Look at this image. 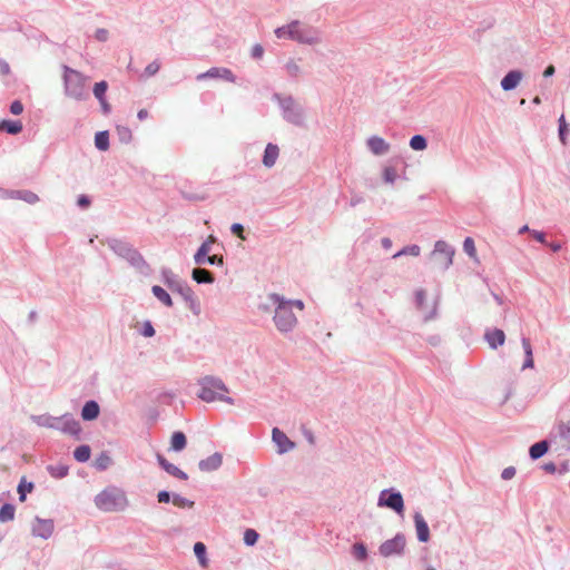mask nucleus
<instances>
[{"label":"nucleus","mask_w":570,"mask_h":570,"mask_svg":"<svg viewBox=\"0 0 570 570\" xmlns=\"http://www.w3.org/2000/svg\"><path fill=\"white\" fill-rule=\"evenodd\" d=\"M48 471L51 474V476L61 479L68 474V466L63 464L49 465Z\"/></svg>","instance_id":"c9c22d12"},{"label":"nucleus","mask_w":570,"mask_h":570,"mask_svg":"<svg viewBox=\"0 0 570 570\" xmlns=\"http://www.w3.org/2000/svg\"><path fill=\"white\" fill-rule=\"evenodd\" d=\"M32 531L41 538H49L53 531V523L50 520L37 519L33 523Z\"/></svg>","instance_id":"dca6fc26"},{"label":"nucleus","mask_w":570,"mask_h":570,"mask_svg":"<svg viewBox=\"0 0 570 570\" xmlns=\"http://www.w3.org/2000/svg\"><path fill=\"white\" fill-rule=\"evenodd\" d=\"M0 130L17 135L22 130V124L20 120H2L0 121Z\"/></svg>","instance_id":"bb28decb"},{"label":"nucleus","mask_w":570,"mask_h":570,"mask_svg":"<svg viewBox=\"0 0 570 570\" xmlns=\"http://www.w3.org/2000/svg\"><path fill=\"white\" fill-rule=\"evenodd\" d=\"M153 294L166 306L170 307L173 306V301L170 298V295L160 286L155 285L151 288Z\"/></svg>","instance_id":"c756f323"},{"label":"nucleus","mask_w":570,"mask_h":570,"mask_svg":"<svg viewBox=\"0 0 570 570\" xmlns=\"http://www.w3.org/2000/svg\"><path fill=\"white\" fill-rule=\"evenodd\" d=\"M91 450L88 445H80L76 448L73 456L78 462H86L90 459Z\"/></svg>","instance_id":"72a5a7b5"},{"label":"nucleus","mask_w":570,"mask_h":570,"mask_svg":"<svg viewBox=\"0 0 570 570\" xmlns=\"http://www.w3.org/2000/svg\"><path fill=\"white\" fill-rule=\"evenodd\" d=\"M570 134V125L567 122L564 115L558 119V137L563 146L568 144V136Z\"/></svg>","instance_id":"b1692460"},{"label":"nucleus","mask_w":570,"mask_h":570,"mask_svg":"<svg viewBox=\"0 0 570 570\" xmlns=\"http://www.w3.org/2000/svg\"><path fill=\"white\" fill-rule=\"evenodd\" d=\"M16 509L12 504L6 503L0 509V521L8 522L14 519Z\"/></svg>","instance_id":"2f4dec72"},{"label":"nucleus","mask_w":570,"mask_h":570,"mask_svg":"<svg viewBox=\"0 0 570 570\" xmlns=\"http://www.w3.org/2000/svg\"><path fill=\"white\" fill-rule=\"evenodd\" d=\"M397 173L393 167H386L383 171V179L387 184H393L396 180Z\"/></svg>","instance_id":"37998d69"},{"label":"nucleus","mask_w":570,"mask_h":570,"mask_svg":"<svg viewBox=\"0 0 570 570\" xmlns=\"http://www.w3.org/2000/svg\"><path fill=\"white\" fill-rule=\"evenodd\" d=\"M160 69V63L155 60L153 62H150L146 68H145V76L146 77H151L154 75H156Z\"/></svg>","instance_id":"09e8293b"},{"label":"nucleus","mask_w":570,"mask_h":570,"mask_svg":"<svg viewBox=\"0 0 570 570\" xmlns=\"http://www.w3.org/2000/svg\"><path fill=\"white\" fill-rule=\"evenodd\" d=\"M223 458L219 453H214L208 456L206 460H202L199 462V468L203 471H213L218 469L222 465Z\"/></svg>","instance_id":"aec40b11"},{"label":"nucleus","mask_w":570,"mask_h":570,"mask_svg":"<svg viewBox=\"0 0 570 570\" xmlns=\"http://www.w3.org/2000/svg\"><path fill=\"white\" fill-rule=\"evenodd\" d=\"M414 523L416 529L417 539L421 542H428L430 539V530L423 515L419 512L414 514Z\"/></svg>","instance_id":"2eb2a0df"},{"label":"nucleus","mask_w":570,"mask_h":570,"mask_svg":"<svg viewBox=\"0 0 570 570\" xmlns=\"http://www.w3.org/2000/svg\"><path fill=\"white\" fill-rule=\"evenodd\" d=\"M517 473V470L514 466H508L505 469H503L502 473H501V478L503 480H510L512 479Z\"/></svg>","instance_id":"5fc2aeb1"},{"label":"nucleus","mask_w":570,"mask_h":570,"mask_svg":"<svg viewBox=\"0 0 570 570\" xmlns=\"http://www.w3.org/2000/svg\"><path fill=\"white\" fill-rule=\"evenodd\" d=\"M107 88L108 85L106 81L97 82L94 87V95L100 104H105V94L107 91Z\"/></svg>","instance_id":"e433bc0d"},{"label":"nucleus","mask_w":570,"mask_h":570,"mask_svg":"<svg viewBox=\"0 0 570 570\" xmlns=\"http://www.w3.org/2000/svg\"><path fill=\"white\" fill-rule=\"evenodd\" d=\"M286 69L292 77H297L301 73V67L293 60L287 62Z\"/></svg>","instance_id":"8fccbe9b"},{"label":"nucleus","mask_w":570,"mask_h":570,"mask_svg":"<svg viewBox=\"0 0 570 570\" xmlns=\"http://www.w3.org/2000/svg\"><path fill=\"white\" fill-rule=\"evenodd\" d=\"M367 147L374 155H384L390 150V144L379 136H372L366 141Z\"/></svg>","instance_id":"4468645a"},{"label":"nucleus","mask_w":570,"mask_h":570,"mask_svg":"<svg viewBox=\"0 0 570 570\" xmlns=\"http://www.w3.org/2000/svg\"><path fill=\"white\" fill-rule=\"evenodd\" d=\"M158 502L167 503L170 500V495L167 491H160L157 495Z\"/></svg>","instance_id":"680f3d73"},{"label":"nucleus","mask_w":570,"mask_h":570,"mask_svg":"<svg viewBox=\"0 0 570 570\" xmlns=\"http://www.w3.org/2000/svg\"><path fill=\"white\" fill-rule=\"evenodd\" d=\"M484 340L492 350H497L502 346L505 342V333L501 328L487 330L484 333Z\"/></svg>","instance_id":"ddd939ff"},{"label":"nucleus","mask_w":570,"mask_h":570,"mask_svg":"<svg viewBox=\"0 0 570 570\" xmlns=\"http://www.w3.org/2000/svg\"><path fill=\"white\" fill-rule=\"evenodd\" d=\"M541 469L547 472V473H550V474H553L557 472V465L554 462H547L544 463Z\"/></svg>","instance_id":"bf43d9fd"},{"label":"nucleus","mask_w":570,"mask_h":570,"mask_svg":"<svg viewBox=\"0 0 570 570\" xmlns=\"http://www.w3.org/2000/svg\"><path fill=\"white\" fill-rule=\"evenodd\" d=\"M465 254L473 259L475 264H480V259L476 255L475 244L472 237L465 236Z\"/></svg>","instance_id":"7c9ffc66"},{"label":"nucleus","mask_w":570,"mask_h":570,"mask_svg":"<svg viewBox=\"0 0 570 570\" xmlns=\"http://www.w3.org/2000/svg\"><path fill=\"white\" fill-rule=\"evenodd\" d=\"M550 449L549 440H541L539 442L533 443L529 448V456L531 460L535 461L547 454Z\"/></svg>","instance_id":"f3484780"},{"label":"nucleus","mask_w":570,"mask_h":570,"mask_svg":"<svg viewBox=\"0 0 570 570\" xmlns=\"http://www.w3.org/2000/svg\"><path fill=\"white\" fill-rule=\"evenodd\" d=\"M421 253V248L417 245H411L402 248L400 252L393 255L394 258L403 256V255H411V256H419Z\"/></svg>","instance_id":"ea45409f"},{"label":"nucleus","mask_w":570,"mask_h":570,"mask_svg":"<svg viewBox=\"0 0 570 570\" xmlns=\"http://www.w3.org/2000/svg\"><path fill=\"white\" fill-rule=\"evenodd\" d=\"M154 334H155V330H154V327L151 326V324H150V323H147V324L145 325V328H144V335H145L146 337H151V336H154Z\"/></svg>","instance_id":"774afa93"},{"label":"nucleus","mask_w":570,"mask_h":570,"mask_svg":"<svg viewBox=\"0 0 570 570\" xmlns=\"http://www.w3.org/2000/svg\"><path fill=\"white\" fill-rule=\"evenodd\" d=\"M522 348L524 351V362L522 365V370L525 368H533L534 367V360H533V353H532V346L530 343V340L528 337H522Z\"/></svg>","instance_id":"412c9836"},{"label":"nucleus","mask_w":570,"mask_h":570,"mask_svg":"<svg viewBox=\"0 0 570 570\" xmlns=\"http://www.w3.org/2000/svg\"><path fill=\"white\" fill-rule=\"evenodd\" d=\"M531 236L540 244H548L547 236L543 232L533 229L531 230Z\"/></svg>","instance_id":"3c124183"},{"label":"nucleus","mask_w":570,"mask_h":570,"mask_svg":"<svg viewBox=\"0 0 570 570\" xmlns=\"http://www.w3.org/2000/svg\"><path fill=\"white\" fill-rule=\"evenodd\" d=\"M405 547V537L403 534H396L393 539L385 541L380 547V553L384 557L393 554H400L403 552Z\"/></svg>","instance_id":"1a4fd4ad"},{"label":"nucleus","mask_w":570,"mask_h":570,"mask_svg":"<svg viewBox=\"0 0 570 570\" xmlns=\"http://www.w3.org/2000/svg\"><path fill=\"white\" fill-rule=\"evenodd\" d=\"M207 78L223 79V80L228 81V82H235L236 81L235 75L228 68L214 67V68H210L209 70H207L206 72L199 73L197 76V80H199V81L204 80V79H207Z\"/></svg>","instance_id":"9d476101"},{"label":"nucleus","mask_w":570,"mask_h":570,"mask_svg":"<svg viewBox=\"0 0 570 570\" xmlns=\"http://www.w3.org/2000/svg\"><path fill=\"white\" fill-rule=\"evenodd\" d=\"M157 460L160 464V466L170 475L176 476L180 480H187V474L181 471L179 468L174 465L173 463L168 462L163 455L158 454Z\"/></svg>","instance_id":"a211bd4d"},{"label":"nucleus","mask_w":570,"mask_h":570,"mask_svg":"<svg viewBox=\"0 0 570 570\" xmlns=\"http://www.w3.org/2000/svg\"><path fill=\"white\" fill-rule=\"evenodd\" d=\"M294 28H297V20L292 21L287 26L275 29V36L278 39H291L294 40Z\"/></svg>","instance_id":"a878e982"},{"label":"nucleus","mask_w":570,"mask_h":570,"mask_svg":"<svg viewBox=\"0 0 570 570\" xmlns=\"http://www.w3.org/2000/svg\"><path fill=\"white\" fill-rule=\"evenodd\" d=\"M193 278L197 283H213L214 282L213 274L209 271L204 269V268H195L193 271Z\"/></svg>","instance_id":"c85d7f7f"},{"label":"nucleus","mask_w":570,"mask_h":570,"mask_svg":"<svg viewBox=\"0 0 570 570\" xmlns=\"http://www.w3.org/2000/svg\"><path fill=\"white\" fill-rule=\"evenodd\" d=\"M95 145L100 150H107L109 148V136L107 131H100L96 134Z\"/></svg>","instance_id":"f704fd0d"},{"label":"nucleus","mask_w":570,"mask_h":570,"mask_svg":"<svg viewBox=\"0 0 570 570\" xmlns=\"http://www.w3.org/2000/svg\"><path fill=\"white\" fill-rule=\"evenodd\" d=\"M273 442L277 445L278 453H286L295 448V443L292 442L287 435L277 428L272 431Z\"/></svg>","instance_id":"f8f14e48"},{"label":"nucleus","mask_w":570,"mask_h":570,"mask_svg":"<svg viewBox=\"0 0 570 570\" xmlns=\"http://www.w3.org/2000/svg\"><path fill=\"white\" fill-rule=\"evenodd\" d=\"M269 299L276 306L274 323L281 332L292 331L297 324V317L291 308V303H287L284 297L278 294H271Z\"/></svg>","instance_id":"f03ea898"},{"label":"nucleus","mask_w":570,"mask_h":570,"mask_svg":"<svg viewBox=\"0 0 570 570\" xmlns=\"http://www.w3.org/2000/svg\"><path fill=\"white\" fill-rule=\"evenodd\" d=\"M23 111V105L20 100H14L11 105H10V112L12 115H20L22 114Z\"/></svg>","instance_id":"864d4df0"},{"label":"nucleus","mask_w":570,"mask_h":570,"mask_svg":"<svg viewBox=\"0 0 570 570\" xmlns=\"http://www.w3.org/2000/svg\"><path fill=\"white\" fill-rule=\"evenodd\" d=\"M96 38L99 41H106L108 39V31L106 29H98L96 31Z\"/></svg>","instance_id":"0e129e2a"},{"label":"nucleus","mask_w":570,"mask_h":570,"mask_svg":"<svg viewBox=\"0 0 570 570\" xmlns=\"http://www.w3.org/2000/svg\"><path fill=\"white\" fill-rule=\"evenodd\" d=\"M258 540V533L253 529H247L244 532V542L247 546H254Z\"/></svg>","instance_id":"79ce46f5"},{"label":"nucleus","mask_w":570,"mask_h":570,"mask_svg":"<svg viewBox=\"0 0 570 570\" xmlns=\"http://www.w3.org/2000/svg\"><path fill=\"white\" fill-rule=\"evenodd\" d=\"M99 415V405L95 401L87 402L81 411V416L86 421H91L97 419Z\"/></svg>","instance_id":"5701e85b"},{"label":"nucleus","mask_w":570,"mask_h":570,"mask_svg":"<svg viewBox=\"0 0 570 570\" xmlns=\"http://www.w3.org/2000/svg\"><path fill=\"white\" fill-rule=\"evenodd\" d=\"M523 72L520 69L509 70L500 81L503 91L514 90L521 82Z\"/></svg>","instance_id":"9b49d317"},{"label":"nucleus","mask_w":570,"mask_h":570,"mask_svg":"<svg viewBox=\"0 0 570 570\" xmlns=\"http://www.w3.org/2000/svg\"><path fill=\"white\" fill-rule=\"evenodd\" d=\"M230 229H232V233H233L234 235L238 236V237H239V238H242V239H244V238H245V237H244V235H243V233H244V227H243L240 224H237V223L233 224V225H232V227H230Z\"/></svg>","instance_id":"6e6d98bb"},{"label":"nucleus","mask_w":570,"mask_h":570,"mask_svg":"<svg viewBox=\"0 0 570 570\" xmlns=\"http://www.w3.org/2000/svg\"><path fill=\"white\" fill-rule=\"evenodd\" d=\"M170 288L173 292H178L179 294H181L186 299H191L194 296L193 291L186 284L177 283L176 286L171 285Z\"/></svg>","instance_id":"58836bf2"},{"label":"nucleus","mask_w":570,"mask_h":570,"mask_svg":"<svg viewBox=\"0 0 570 570\" xmlns=\"http://www.w3.org/2000/svg\"><path fill=\"white\" fill-rule=\"evenodd\" d=\"M453 256V248L445 242L439 240L430 255V262L433 268L443 269L452 264Z\"/></svg>","instance_id":"39448f33"},{"label":"nucleus","mask_w":570,"mask_h":570,"mask_svg":"<svg viewBox=\"0 0 570 570\" xmlns=\"http://www.w3.org/2000/svg\"><path fill=\"white\" fill-rule=\"evenodd\" d=\"M187 439L186 435L180 432H174L170 439V450L179 452L186 448Z\"/></svg>","instance_id":"393cba45"},{"label":"nucleus","mask_w":570,"mask_h":570,"mask_svg":"<svg viewBox=\"0 0 570 570\" xmlns=\"http://www.w3.org/2000/svg\"><path fill=\"white\" fill-rule=\"evenodd\" d=\"M478 276L482 277L483 282L487 284V286L489 287L490 289V293H491V296L493 297V299L497 302L498 305H503L504 301H503V296L499 293H497L495 291H493L489 283H488V278L487 277H483L482 274L480 272L476 273Z\"/></svg>","instance_id":"de8ad7c7"},{"label":"nucleus","mask_w":570,"mask_h":570,"mask_svg":"<svg viewBox=\"0 0 570 570\" xmlns=\"http://www.w3.org/2000/svg\"><path fill=\"white\" fill-rule=\"evenodd\" d=\"M377 504L379 507H387L399 514H402L404 511V501L400 492L383 490L380 494Z\"/></svg>","instance_id":"0eeeda50"},{"label":"nucleus","mask_w":570,"mask_h":570,"mask_svg":"<svg viewBox=\"0 0 570 570\" xmlns=\"http://www.w3.org/2000/svg\"><path fill=\"white\" fill-rule=\"evenodd\" d=\"M353 553L358 560H364L367 557L366 548L362 543H356L353 546Z\"/></svg>","instance_id":"49530a36"},{"label":"nucleus","mask_w":570,"mask_h":570,"mask_svg":"<svg viewBox=\"0 0 570 570\" xmlns=\"http://www.w3.org/2000/svg\"><path fill=\"white\" fill-rule=\"evenodd\" d=\"M294 40L299 43L315 45L320 42L318 31L297 20V28H294Z\"/></svg>","instance_id":"423d86ee"},{"label":"nucleus","mask_w":570,"mask_h":570,"mask_svg":"<svg viewBox=\"0 0 570 570\" xmlns=\"http://www.w3.org/2000/svg\"><path fill=\"white\" fill-rule=\"evenodd\" d=\"M279 150L276 145L268 144L265 148L264 157H263V164L266 167H272L275 165L276 159L278 157Z\"/></svg>","instance_id":"4be33fe9"},{"label":"nucleus","mask_w":570,"mask_h":570,"mask_svg":"<svg viewBox=\"0 0 570 570\" xmlns=\"http://www.w3.org/2000/svg\"><path fill=\"white\" fill-rule=\"evenodd\" d=\"M77 203L80 207L86 208L90 205V199L87 196L81 195L78 197Z\"/></svg>","instance_id":"69168bd1"},{"label":"nucleus","mask_w":570,"mask_h":570,"mask_svg":"<svg viewBox=\"0 0 570 570\" xmlns=\"http://www.w3.org/2000/svg\"><path fill=\"white\" fill-rule=\"evenodd\" d=\"M558 435L566 442L564 448L570 450V420L558 424Z\"/></svg>","instance_id":"cd10ccee"},{"label":"nucleus","mask_w":570,"mask_h":570,"mask_svg":"<svg viewBox=\"0 0 570 570\" xmlns=\"http://www.w3.org/2000/svg\"><path fill=\"white\" fill-rule=\"evenodd\" d=\"M32 490H33V483L27 482L26 479L22 478L18 485L19 500L21 502H24L27 493L32 492Z\"/></svg>","instance_id":"473e14b6"},{"label":"nucleus","mask_w":570,"mask_h":570,"mask_svg":"<svg viewBox=\"0 0 570 570\" xmlns=\"http://www.w3.org/2000/svg\"><path fill=\"white\" fill-rule=\"evenodd\" d=\"M263 53H264V49H263V47H262L261 45H255V46L253 47V49H252V56H253L254 58H262Z\"/></svg>","instance_id":"052dcab7"},{"label":"nucleus","mask_w":570,"mask_h":570,"mask_svg":"<svg viewBox=\"0 0 570 570\" xmlns=\"http://www.w3.org/2000/svg\"><path fill=\"white\" fill-rule=\"evenodd\" d=\"M0 73L2 76H8L11 73V68L9 63L3 59H0Z\"/></svg>","instance_id":"13d9d810"},{"label":"nucleus","mask_w":570,"mask_h":570,"mask_svg":"<svg viewBox=\"0 0 570 570\" xmlns=\"http://www.w3.org/2000/svg\"><path fill=\"white\" fill-rule=\"evenodd\" d=\"M556 73V68L553 65H548L543 70V77L550 78Z\"/></svg>","instance_id":"338daca9"},{"label":"nucleus","mask_w":570,"mask_h":570,"mask_svg":"<svg viewBox=\"0 0 570 570\" xmlns=\"http://www.w3.org/2000/svg\"><path fill=\"white\" fill-rule=\"evenodd\" d=\"M110 463V458L107 454H101L100 458L97 459L96 465L97 468L104 470L106 469Z\"/></svg>","instance_id":"603ef678"},{"label":"nucleus","mask_w":570,"mask_h":570,"mask_svg":"<svg viewBox=\"0 0 570 570\" xmlns=\"http://www.w3.org/2000/svg\"><path fill=\"white\" fill-rule=\"evenodd\" d=\"M200 390L198 392V397L204 402H227L233 404L234 401L232 397L227 396L228 389L220 379L214 376H205L199 381Z\"/></svg>","instance_id":"f257e3e1"},{"label":"nucleus","mask_w":570,"mask_h":570,"mask_svg":"<svg viewBox=\"0 0 570 570\" xmlns=\"http://www.w3.org/2000/svg\"><path fill=\"white\" fill-rule=\"evenodd\" d=\"M65 87L66 94L77 100H81L87 96V78L79 71L69 67L65 68Z\"/></svg>","instance_id":"7ed1b4c3"},{"label":"nucleus","mask_w":570,"mask_h":570,"mask_svg":"<svg viewBox=\"0 0 570 570\" xmlns=\"http://www.w3.org/2000/svg\"><path fill=\"white\" fill-rule=\"evenodd\" d=\"M493 19L489 21H483L480 27L475 31H473V35L471 36L474 40L479 41L481 37V31H484L493 26Z\"/></svg>","instance_id":"a18cd8bd"},{"label":"nucleus","mask_w":570,"mask_h":570,"mask_svg":"<svg viewBox=\"0 0 570 570\" xmlns=\"http://www.w3.org/2000/svg\"><path fill=\"white\" fill-rule=\"evenodd\" d=\"M544 246L549 247L553 253H557L562 248L560 242H548V244H544Z\"/></svg>","instance_id":"e2e57ef3"},{"label":"nucleus","mask_w":570,"mask_h":570,"mask_svg":"<svg viewBox=\"0 0 570 570\" xmlns=\"http://www.w3.org/2000/svg\"><path fill=\"white\" fill-rule=\"evenodd\" d=\"M416 307L423 313L424 320H431L435 314V301L429 299L425 291L420 289L415 293Z\"/></svg>","instance_id":"6e6552de"},{"label":"nucleus","mask_w":570,"mask_h":570,"mask_svg":"<svg viewBox=\"0 0 570 570\" xmlns=\"http://www.w3.org/2000/svg\"><path fill=\"white\" fill-rule=\"evenodd\" d=\"M215 237L209 236L207 240H205L202 246L198 248L197 253L194 256L195 263L198 265L205 264V257L210 252V245L215 243Z\"/></svg>","instance_id":"6ab92c4d"},{"label":"nucleus","mask_w":570,"mask_h":570,"mask_svg":"<svg viewBox=\"0 0 570 570\" xmlns=\"http://www.w3.org/2000/svg\"><path fill=\"white\" fill-rule=\"evenodd\" d=\"M96 505L102 511H116L125 504V495L117 489H106L95 499Z\"/></svg>","instance_id":"20e7f679"},{"label":"nucleus","mask_w":570,"mask_h":570,"mask_svg":"<svg viewBox=\"0 0 570 570\" xmlns=\"http://www.w3.org/2000/svg\"><path fill=\"white\" fill-rule=\"evenodd\" d=\"M208 263V264H223V257H218L217 255H212L210 254H207V256L205 257V264Z\"/></svg>","instance_id":"4d7b16f0"},{"label":"nucleus","mask_w":570,"mask_h":570,"mask_svg":"<svg viewBox=\"0 0 570 570\" xmlns=\"http://www.w3.org/2000/svg\"><path fill=\"white\" fill-rule=\"evenodd\" d=\"M194 552L198 558L202 566L206 564V547L203 542H196L194 546Z\"/></svg>","instance_id":"a19ab883"},{"label":"nucleus","mask_w":570,"mask_h":570,"mask_svg":"<svg viewBox=\"0 0 570 570\" xmlns=\"http://www.w3.org/2000/svg\"><path fill=\"white\" fill-rule=\"evenodd\" d=\"M173 503H174V505H176L178 508H193V505H194L193 501H190L186 498H183L180 495H174Z\"/></svg>","instance_id":"c03bdc74"},{"label":"nucleus","mask_w":570,"mask_h":570,"mask_svg":"<svg viewBox=\"0 0 570 570\" xmlns=\"http://www.w3.org/2000/svg\"><path fill=\"white\" fill-rule=\"evenodd\" d=\"M426 146V139L422 135H415L410 140V147L414 150H424Z\"/></svg>","instance_id":"4c0bfd02"}]
</instances>
